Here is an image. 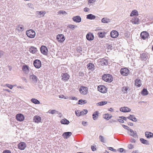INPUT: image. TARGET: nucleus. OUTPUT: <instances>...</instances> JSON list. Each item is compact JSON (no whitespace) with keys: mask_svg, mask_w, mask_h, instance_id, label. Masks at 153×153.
<instances>
[{"mask_svg":"<svg viewBox=\"0 0 153 153\" xmlns=\"http://www.w3.org/2000/svg\"><path fill=\"white\" fill-rule=\"evenodd\" d=\"M102 79L104 81L108 82H111L113 80L112 75L108 74H104L102 76Z\"/></svg>","mask_w":153,"mask_h":153,"instance_id":"nucleus-1","label":"nucleus"},{"mask_svg":"<svg viewBox=\"0 0 153 153\" xmlns=\"http://www.w3.org/2000/svg\"><path fill=\"white\" fill-rule=\"evenodd\" d=\"M26 33L27 36L31 38H34L36 35L35 31L32 29L27 30L26 31Z\"/></svg>","mask_w":153,"mask_h":153,"instance_id":"nucleus-2","label":"nucleus"},{"mask_svg":"<svg viewBox=\"0 0 153 153\" xmlns=\"http://www.w3.org/2000/svg\"><path fill=\"white\" fill-rule=\"evenodd\" d=\"M108 61L104 59H100L98 60V65L99 66L105 65H108Z\"/></svg>","mask_w":153,"mask_h":153,"instance_id":"nucleus-3","label":"nucleus"},{"mask_svg":"<svg viewBox=\"0 0 153 153\" xmlns=\"http://www.w3.org/2000/svg\"><path fill=\"white\" fill-rule=\"evenodd\" d=\"M46 13L45 11H38L36 13V15L37 17L39 18L43 17Z\"/></svg>","mask_w":153,"mask_h":153,"instance_id":"nucleus-4","label":"nucleus"},{"mask_svg":"<svg viewBox=\"0 0 153 153\" xmlns=\"http://www.w3.org/2000/svg\"><path fill=\"white\" fill-rule=\"evenodd\" d=\"M40 50L41 53L43 55H46L48 54V50L45 46L42 45L41 47Z\"/></svg>","mask_w":153,"mask_h":153,"instance_id":"nucleus-5","label":"nucleus"},{"mask_svg":"<svg viewBox=\"0 0 153 153\" xmlns=\"http://www.w3.org/2000/svg\"><path fill=\"white\" fill-rule=\"evenodd\" d=\"M80 92L83 95H86L87 94L88 88L86 87L81 86L79 88Z\"/></svg>","mask_w":153,"mask_h":153,"instance_id":"nucleus-6","label":"nucleus"},{"mask_svg":"<svg viewBox=\"0 0 153 153\" xmlns=\"http://www.w3.org/2000/svg\"><path fill=\"white\" fill-rule=\"evenodd\" d=\"M34 66L37 68H39L41 66L42 63L39 59H36L33 62Z\"/></svg>","mask_w":153,"mask_h":153,"instance_id":"nucleus-7","label":"nucleus"},{"mask_svg":"<svg viewBox=\"0 0 153 153\" xmlns=\"http://www.w3.org/2000/svg\"><path fill=\"white\" fill-rule=\"evenodd\" d=\"M97 89L98 91L102 93H105L107 91V88L104 85L99 86L97 87Z\"/></svg>","mask_w":153,"mask_h":153,"instance_id":"nucleus-8","label":"nucleus"},{"mask_svg":"<svg viewBox=\"0 0 153 153\" xmlns=\"http://www.w3.org/2000/svg\"><path fill=\"white\" fill-rule=\"evenodd\" d=\"M88 112V111L86 109H84L82 111L79 112L78 110L75 111V114L77 116H80L82 115H85L87 114Z\"/></svg>","mask_w":153,"mask_h":153,"instance_id":"nucleus-9","label":"nucleus"},{"mask_svg":"<svg viewBox=\"0 0 153 153\" xmlns=\"http://www.w3.org/2000/svg\"><path fill=\"white\" fill-rule=\"evenodd\" d=\"M149 36V33L146 31H143L140 34V36L143 40L148 39Z\"/></svg>","mask_w":153,"mask_h":153,"instance_id":"nucleus-10","label":"nucleus"},{"mask_svg":"<svg viewBox=\"0 0 153 153\" xmlns=\"http://www.w3.org/2000/svg\"><path fill=\"white\" fill-rule=\"evenodd\" d=\"M56 39L58 42H63L65 40L64 35L61 34H59L57 35Z\"/></svg>","mask_w":153,"mask_h":153,"instance_id":"nucleus-11","label":"nucleus"},{"mask_svg":"<svg viewBox=\"0 0 153 153\" xmlns=\"http://www.w3.org/2000/svg\"><path fill=\"white\" fill-rule=\"evenodd\" d=\"M129 71L126 68H121L120 70V73L123 76H126L129 73Z\"/></svg>","mask_w":153,"mask_h":153,"instance_id":"nucleus-12","label":"nucleus"},{"mask_svg":"<svg viewBox=\"0 0 153 153\" xmlns=\"http://www.w3.org/2000/svg\"><path fill=\"white\" fill-rule=\"evenodd\" d=\"M61 76L62 77V79L63 81H67L70 77L68 74L66 73H62Z\"/></svg>","mask_w":153,"mask_h":153,"instance_id":"nucleus-13","label":"nucleus"},{"mask_svg":"<svg viewBox=\"0 0 153 153\" xmlns=\"http://www.w3.org/2000/svg\"><path fill=\"white\" fill-rule=\"evenodd\" d=\"M72 19L74 22L76 23H79L82 20L81 17L79 16H74Z\"/></svg>","mask_w":153,"mask_h":153,"instance_id":"nucleus-14","label":"nucleus"},{"mask_svg":"<svg viewBox=\"0 0 153 153\" xmlns=\"http://www.w3.org/2000/svg\"><path fill=\"white\" fill-rule=\"evenodd\" d=\"M24 116L21 114H17L16 116V119L19 121H22L24 119Z\"/></svg>","mask_w":153,"mask_h":153,"instance_id":"nucleus-15","label":"nucleus"},{"mask_svg":"<svg viewBox=\"0 0 153 153\" xmlns=\"http://www.w3.org/2000/svg\"><path fill=\"white\" fill-rule=\"evenodd\" d=\"M140 58L142 60L146 61L148 59V54L144 53L140 55Z\"/></svg>","mask_w":153,"mask_h":153,"instance_id":"nucleus-16","label":"nucleus"},{"mask_svg":"<svg viewBox=\"0 0 153 153\" xmlns=\"http://www.w3.org/2000/svg\"><path fill=\"white\" fill-rule=\"evenodd\" d=\"M119 35V33L117 31L115 30L112 31L110 33L111 36L113 38H117Z\"/></svg>","mask_w":153,"mask_h":153,"instance_id":"nucleus-17","label":"nucleus"},{"mask_svg":"<svg viewBox=\"0 0 153 153\" xmlns=\"http://www.w3.org/2000/svg\"><path fill=\"white\" fill-rule=\"evenodd\" d=\"M87 66L88 69L91 71H93L95 70V66L92 63H89Z\"/></svg>","mask_w":153,"mask_h":153,"instance_id":"nucleus-18","label":"nucleus"},{"mask_svg":"<svg viewBox=\"0 0 153 153\" xmlns=\"http://www.w3.org/2000/svg\"><path fill=\"white\" fill-rule=\"evenodd\" d=\"M19 148L22 150H24L26 147V144L24 142L19 143L18 144Z\"/></svg>","mask_w":153,"mask_h":153,"instance_id":"nucleus-19","label":"nucleus"},{"mask_svg":"<svg viewBox=\"0 0 153 153\" xmlns=\"http://www.w3.org/2000/svg\"><path fill=\"white\" fill-rule=\"evenodd\" d=\"M30 79L32 80V81L34 83H36L38 80L37 76L33 74L30 75Z\"/></svg>","mask_w":153,"mask_h":153,"instance_id":"nucleus-20","label":"nucleus"},{"mask_svg":"<svg viewBox=\"0 0 153 153\" xmlns=\"http://www.w3.org/2000/svg\"><path fill=\"white\" fill-rule=\"evenodd\" d=\"M86 37L87 39L89 41L92 40L94 39V35L91 33H89L87 34Z\"/></svg>","mask_w":153,"mask_h":153,"instance_id":"nucleus-21","label":"nucleus"},{"mask_svg":"<svg viewBox=\"0 0 153 153\" xmlns=\"http://www.w3.org/2000/svg\"><path fill=\"white\" fill-rule=\"evenodd\" d=\"M120 111L124 112H130L131 109L127 107H124L120 108Z\"/></svg>","mask_w":153,"mask_h":153,"instance_id":"nucleus-22","label":"nucleus"},{"mask_svg":"<svg viewBox=\"0 0 153 153\" xmlns=\"http://www.w3.org/2000/svg\"><path fill=\"white\" fill-rule=\"evenodd\" d=\"M33 120L35 122L39 123L41 122V117L39 116H35L33 117Z\"/></svg>","mask_w":153,"mask_h":153,"instance_id":"nucleus-23","label":"nucleus"},{"mask_svg":"<svg viewBox=\"0 0 153 153\" xmlns=\"http://www.w3.org/2000/svg\"><path fill=\"white\" fill-rule=\"evenodd\" d=\"M72 135V133L70 132H64L62 134V136L65 139H67Z\"/></svg>","mask_w":153,"mask_h":153,"instance_id":"nucleus-24","label":"nucleus"},{"mask_svg":"<svg viewBox=\"0 0 153 153\" xmlns=\"http://www.w3.org/2000/svg\"><path fill=\"white\" fill-rule=\"evenodd\" d=\"M22 69L25 73L27 74L28 73L29 71V67L27 65H24L22 67Z\"/></svg>","mask_w":153,"mask_h":153,"instance_id":"nucleus-25","label":"nucleus"},{"mask_svg":"<svg viewBox=\"0 0 153 153\" xmlns=\"http://www.w3.org/2000/svg\"><path fill=\"white\" fill-rule=\"evenodd\" d=\"M29 51L31 53L34 54L38 51L36 48L33 46H31L29 48Z\"/></svg>","mask_w":153,"mask_h":153,"instance_id":"nucleus-26","label":"nucleus"},{"mask_svg":"<svg viewBox=\"0 0 153 153\" xmlns=\"http://www.w3.org/2000/svg\"><path fill=\"white\" fill-rule=\"evenodd\" d=\"M129 131L130 133H129V134L130 135L134 137H135L137 136V133L136 131H133L131 129H130Z\"/></svg>","mask_w":153,"mask_h":153,"instance_id":"nucleus-27","label":"nucleus"},{"mask_svg":"<svg viewBox=\"0 0 153 153\" xmlns=\"http://www.w3.org/2000/svg\"><path fill=\"white\" fill-rule=\"evenodd\" d=\"M111 19L107 17L103 18L101 20L102 22L103 23H107L111 22Z\"/></svg>","mask_w":153,"mask_h":153,"instance_id":"nucleus-28","label":"nucleus"},{"mask_svg":"<svg viewBox=\"0 0 153 153\" xmlns=\"http://www.w3.org/2000/svg\"><path fill=\"white\" fill-rule=\"evenodd\" d=\"M96 18V16L91 14H90L86 16V19L90 20L94 19Z\"/></svg>","mask_w":153,"mask_h":153,"instance_id":"nucleus-29","label":"nucleus"},{"mask_svg":"<svg viewBox=\"0 0 153 153\" xmlns=\"http://www.w3.org/2000/svg\"><path fill=\"white\" fill-rule=\"evenodd\" d=\"M139 19L137 18H134L132 19L131 21L133 24L138 25L139 24Z\"/></svg>","mask_w":153,"mask_h":153,"instance_id":"nucleus-30","label":"nucleus"},{"mask_svg":"<svg viewBox=\"0 0 153 153\" xmlns=\"http://www.w3.org/2000/svg\"><path fill=\"white\" fill-rule=\"evenodd\" d=\"M135 85L138 87H140L141 86V82L140 79H137L135 80Z\"/></svg>","mask_w":153,"mask_h":153,"instance_id":"nucleus-31","label":"nucleus"},{"mask_svg":"<svg viewBox=\"0 0 153 153\" xmlns=\"http://www.w3.org/2000/svg\"><path fill=\"white\" fill-rule=\"evenodd\" d=\"M134 116V115L130 114L129 116L127 117V118L133 121L136 122L137 121V119Z\"/></svg>","mask_w":153,"mask_h":153,"instance_id":"nucleus-32","label":"nucleus"},{"mask_svg":"<svg viewBox=\"0 0 153 153\" xmlns=\"http://www.w3.org/2000/svg\"><path fill=\"white\" fill-rule=\"evenodd\" d=\"M60 123L62 124L68 125L69 124L70 122L69 120L64 118L61 120Z\"/></svg>","mask_w":153,"mask_h":153,"instance_id":"nucleus-33","label":"nucleus"},{"mask_svg":"<svg viewBox=\"0 0 153 153\" xmlns=\"http://www.w3.org/2000/svg\"><path fill=\"white\" fill-rule=\"evenodd\" d=\"M145 136L148 138L153 137V134L150 132H145Z\"/></svg>","mask_w":153,"mask_h":153,"instance_id":"nucleus-34","label":"nucleus"},{"mask_svg":"<svg viewBox=\"0 0 153 153\" xmlns=\"http://www.w3.org/2000/svg\"><path fill=\"white\" fill-rule=\"evenodd\" d=\"M16 29L19 31H23L24 28L23 26L22 25H19L17 26Z\"/></svg>","mask_w":153,"mask_h":153,"instance_id":"nucleus-35","label":"nucleus"},{"mask_svg":"<svg viewBox=\"0 0 153 153\" xmlns=\"http://www.w3.org/2000/svg\"><path fill=\"white\" fill-rule=\"evenodd\" d=\"M140 141L143 144L147 145H149V141L148 140L144 139L143 138H140Z\"/></svg>","mask_w":153,"mask_h":153,"instance_id":"nucleus-36","label":"nucleus"},{"mask_svg":"<svg viewBox=\"0 0 153 153\" xmlns=\"http://www.w3.org/2000/svg\"><path fill=\"white\" fill-rule=\"evenodd\" d=\"M128 88V87L124 86L122 88V91L124 94H126Z\"/></svg>","mask_w":153,"mask_h":153,"instance_id":"nucleus-37","label":"nucleus"},{"mask_svg":"<svg viewBox=\"0 0 153 153\" xmlns=\"http://www.w3.org/2000/svg\"><path fill=\"white\" fill-rule=\"evenodd\" d=\"M99 112L98 111H95L92 114L93 118L95 120L97 119V118L98 116Z\"/></svg>","mask_w":153,"mask_h":153,"instance_id":"nucleus-38","label":"nucleus"},{"mask_svg":"<svg viewBox=\"0 0 153 153\" xmlns=\"http://www.w3.org/2000/svg\"><path fill=\"white\" fill-rule=\"evenodd\" d=\"M141 94L143 96H146L148 94V91L146 89L144 88L141 92Z\"/></svg>","mask_w":153,"mask_h":153,"instance_id":"nucleus-39","label":"nucleus"},{"mask_svg":"<svg viewBox=\"0 0 153 153\" xmlns=\"http://www.w3.org/2000/svg\"><path fill=\"white\" fill-rule=\"evenodd\" d=\"M31 101L35 104H39L40 102L39 100L35 98H32L31 100Z\"/></svg>","mask_w":153,"mask_h":153,"instance_id":"nucleus-40","label":"nucleus"},{"mask_svg":"<svg viewBox=\"0 0 153 153\" xmlns=\"http://www.w3.org/2000/svg\"><path fill=\"white\" fill-rule=\"evenodd\" d=\"M138 11L136 10H133L130 14V16H133L138 15Z\"/></svg>","mask_w":153,"mask_h":153,"instance_id":"nucleus-41","label":"nucleus"},{"mask_svg":"<svg viewBox=\"0 0 153 153\" xmlns=\"http://www.w3.org/2000/svg\"><path fill=\"white\" fill-rule=\"evenodd\" d=\"M103 117L104 119L108 120L111 118V116H109V115L108 114H105L103 115Z\"/></svg>","mask_w":153,"mask_h":153,"instance_id":"nucleus-42","label":"nucleus"},{"mask_svg":"<svg viewBox=\"0 0 153 153\" xmlns=\"http://www.w3.org/2000/svg\"><path fill=\"white\" fill-rule=\"evenodd\" d=\"M107 103V102L106 101H101L100 102L97 104V105H100V106H102L104 105H105Z\"/></svg>","mask_w":153,"mask_h":153,"instance_id":"nucleus-43","label":"nucleus"},{"mask_svg":"<svg viewBox=\"0 0 153 153\" xmlns=\"http://www.w3.org/2000/svg\"><path fill=\"white\" fill-rule=\"evenodd\" d=\"M106 34V33L105 32H99L98 34L99 36L100 37L103 38L105 36V35Z\"/></svg>","mask_w":153,"mask_h":153,"instance_id":"nucleus-44","label":"nucleus"},{"mask_svg":"<svg viewBox=\"0 0 153 153\" xmlns=\"http://www.w3.org/2000/svg\"><path fill=\"white\" fill-rule=\"evenodd\" d=\"M86 101L85 100H79L78 104L80 105H82L86 103Z\"/></svg>","mask_w":153,"mask_h":153,"instance_id":"nucleus-45","label":"nucleus"},{"mask_svg":"<svg viewBox=\"0 0 153 153\" xmlns=\"http://www.w3.org/2000/svg\"><path fill=\"white\" fill-rule=\"evenodd\" d=\"M68 27L72 29H74L75 27H76L77 26L74 25L70 24L68 25Z\"/></svg>","mask_w":153,"mask_h":153,"instance_id":"nucleus-46","label":"nucleus"},{"mask_svg":"<svg viewBox=\"0 0 153 153\" xmlns=\"http://www.w3.org/2000/svg\"><path fill=\"white\" fill-rule=\"evenodd\" d=\"M48 112L52 114H53L57 112V111L55 110H49Z\"/></svg>","mask_w":153,"mask_h":153,"instance_id":"nucleus-47","label":"nucleus"},{"mask_svg":"<svg viewBox=\"0 0 153 153\" xmlns=\"http://www.w3.org/2000/svg\"><path fill=\"white\" fill-rule=\"evenodd\" d=\"M58 15H61V14H64L65 13L66 14V13L65 11H63L62 10H60L59 11L58 13Z\"/></svg>","mask_w":153,"mask_h":153,"instance_id":"nucleus-48","label":"nucleus"},{"mask_svg":"<svg viewBox=\"0 0 153 153\" xmlns=\"http://www.w3.org/2000/svg\"><path fill=\"white\" fill-rule=\"evenodd\" d=\"M99 139L101 142H103V143H105V139L101 135H100L99 136Z\"/></svg>","mask_w":153,"mask_h":153,"instance_id":"nucleus-49","label":"nucleus"},{"mask_svg":"<svg viewBox=\"0 0 153 153\" xmlns=\"http://www.w3.org/2000/svg\"><path fill=\"white\" fill-rule=\"evenodd\" d=\"M27 6L28 7H30L31 8L34 9L33 5V4H32L31 3L28 4H27Z\"/></svg>","mask_w":153,"mask_h":153,"instance_id":"nucleus-50","label":"nucleus"},{"mask_svg":"<svg viewBox=\"0 0 153 153\" xmlns=\"http://www.w3.org/2000/svg\"><path fill=\"white\" fill-rule=\"evenodd\" d=\"M122 126L125 129H127L128 131H129V128L127 126L123 125Z\"/></svg>","mask_w":153,"mask_h":153,"instance_id":"nucleus-51","label":"nucleus"},{"mask_svg":"<svg viewBox=\"0 0 153 153\" xmlns=\"http://www.w3.org/2000/svg\"><path fill=\"white\" fill-rule=\"evenodd\" d=\"M94 2L93 1H91L90 0H88V5H93Z\"/></svg>","mask_w":153,"mask_h":153,"instance_id":"nucleus-52","label":"nucleus"},{"mask_svg":"<svg viewBox=\"0 0 153 153\" xmlns=\"http://www.w3.org/2000/svg\"><path fill=\"white\" fill-rule=\"evenodd\" d=\"M76 50L78 52H80L82 51V48L81 47H79L77 48Z\"/></svg>","mask_w":153,"mask_h":153,"instance_id":"nucleus-53","label":"nucleus"},{"mask_svg":"<svg viewBox=\"0 0 153 153\" xmlns=\"http://www.w3.org/2000/svg\"><path fill=\"white\" fill-rule=\"evenodd\" d=\"M6 85L7 87H8V88H10L11 89H12L13 87V86L11 85L7 84Z\"/></svg>","mask_w":153,"mask_h":153,"instance_id":"nucleus-54","label":"nucleus"},{"mask_svg":"<svg viewBox=\"0 0 153 153\" xmlns=\"http://www.w3.org/2000/svg\"><path fill=\"white\" fill-rule=\"evenodd\" d=\"M2 153H11L10 151L8 150H6L3 151Z\"/></svg>","mask_w":153,"mask_h":153,"instance_id":"nucleus-55","label":"nucleus"},{"mask_svg":"<svg viewBox=\"0 0 153 153\" xmlns=\"http://www.w3.org/2000/svg\"><path fill=\"white\" fill-rule=\"evenodd\" d=\"M119 118L122 119L123 120H124L125 121L127 119V117H126L124 116H120L119 117Z\"/></svg>","mask_w":153,"mask_h":153,"instance_id":"nucleus-56","label":"nucleus"},{"mask_svg":"<svg viewBox=\"0 0 153 153\" xmlns=\"http://www.w3.org/2000/svg\"><path fill=\"white\" fill-rule=\"evenodd\" d=\"M89 10V9L86 7H85L84 9V10L85 12H88Z\"/></svg>","mask_w":153,"mask_h":153,"instance_id":"nucleus-57","label":"nucleus"},{"mask_svg":"<svg viewBox=\"0 0 153 153\" xmlns=\"http://www.w3.org/2000/svg\"><path fill=\"white\" fill-rule=\"evenodd\" d=\"M108 149L111 151H112L113 152H116V150L115 149H114L112 147H109L108 148Z\"/></svg>","mask_w":153,"mask_h":153,"instance_id":"nucleus-58","label":"nucleus"},{"mask_svg":"<svg viewBox=\"0 0 153 153\" xmlns=\"http://www.w3.org/2000/svg\"><path fill=\"white\" fill-rule=\"evenodd\" d=\"M124 150V149L122 148H120L118 149V151L120 152H123Z\"/></svg>","mask_w":153,"mask_h":153,"instance_id":"nucleus-59","label":"nucleus"},{"mask_svg":"<svg viewBox=\"0 0 153 153\" xmlns=\"http://www.w3.org/2000/svg\"><path fill=\"white\" fill-rule=\"evenodd\" d=\"M91 149L93 151H95L96 150V148L94 147V146H91Z\"/></svg>","mask_w":153,"mask_h":153,"instance_id":"nucleus-60","label":"nucleus"},{"mask_svg":"<svg viewBox=\"0 0 153 153\" xmlns=\"http://www.w3.org/2000/svg\"><path fill=\"white\" fill-rule=\"evenodd\" d=\"M128 147L129 149H131L133 148V146L131 144H129L128 145Z\"/></svg>","mask_w":153,"mask_h":153,"instance_id":"nucleus-61","label":"nucleus"},{"mask_svg":"<svg viewBox=\"0 0 153 153\" xmlns=\"http://www.w3.org/2000/svg\"><path fill=\"white\" fill-rule=\"evenodd\" d=\"M4 52L2 51H0V57H1L4 54Z\"/></svg>","mask_w":153,"mask_h":153,"instance_id":"nucleus-62","label":"nucleus"},{"mask_svg":"<svg viewBox=\"0 0 153 153\" xmlns=\"http://www.w3.org/2000/svg\"><path fill=\"white\" fill-rule=\"evenodd\" d=\"M130 141L131 143H135L136 142V140L133 138H131L130 140Z\"/></svg>","mask_w":153,"mask_h":153,"instance_id":"nucleus-63","label":"nucleus"},{"mask_svg":"<svg viewBox=\"0 0 153 153\" xmlns=\"http://www.w3.org/2000/svg\"><path fill=\"white\" fill-rule=\"evenodd\" d=\"M131 153H141L138 150L133 151Z\"/></svg>","mask_w":153,"mask_h":153,"instance_id":"nucleus-64","label":"nucleus"}]
</instances>
